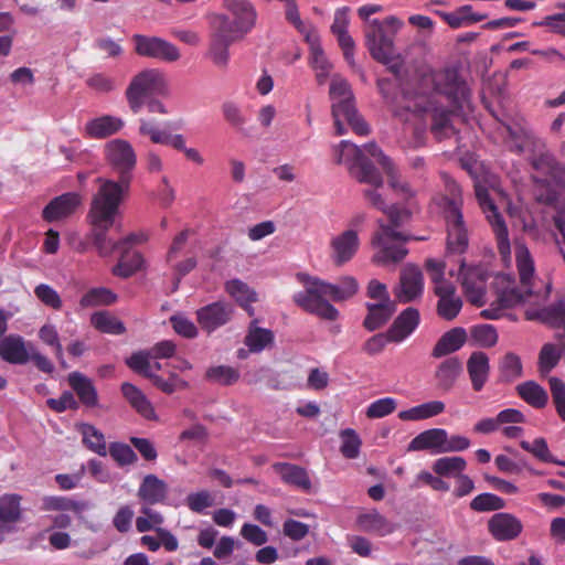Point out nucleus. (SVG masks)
<instances>
[{
    "label": "nucleus",
    "instance_id": "nucleus-1",
    "mask_svg": "<svg viewBox=\"0 0 565 565\" xmlns=\"http://www.w3.org/2000/svg\"><path fill=\"white\" fill-rule=\"evenodd\" d=\"M375 164L379 162L367 154L361 162L351 168L350 175L359 183L371 188L363 190L364 199L375 209L385 213L390 223L379 221V231L372 237V244L380 248L373 260L380 265L396 264L402 262L408 250L404 244L409 239L398 228L408 220L409 213L395 205L386 206L385 200L379 192L383 185V178Z\"/></svg>",
    "mask_w": 565,
    "mask_h": 565
},
{
    "label": "nucleus",
    "instance_id": "nucleus-2",
    "mask_svg": "<svg viewBox=\"0 0 565 565\" xmlns=\"http://www.w3.org/2000/svg\"><path fill=\"white\" fill-rule=\"evenodd\" d=\"M222 8L226 13L210 17L207 55L216 66L224 68L230 60V46L254 29L257 11L248 0H223Z\"/></svg>",
    "mask_w": 565,
    "mask_h": 565
},
{
    "label": "nucleus",
    "instance_id": "nucleus-3",
    "mask_svg": "<svg viewBox=\"0 0 565 565\" xmlns=\"http://www.w3.org/2000/svg\"><path fill=\"white\" fill-rule=\"evenodd\" d=\"M104 154L117 180L98 178L99 188L95 196V210L102 215H108L121 204L128 195L132 181L137 156L132 146L125 139H113L105 143Z\"/></svg>",
    "mask_w": 565,
    "mask_h": 565
},
{
    "label": "nucleus",
    "instance_id": "nucleus-4",
    "mask_svg": "<svg viewBox=\"0 0 565 565\" xmlns=\"http://www.w3.org/2000/svg\"><path fill=\"white\" fill-rule=\"evenodd\" d=\"M297 279L305 290L292 296L294 302L306 312L329 321L337 320L339 311L327 298L339 302L353 297L359 290L356 279L351 276L341 278L339 284H329L303 273L297 274Z\"/></svg>",
    "mask_w": 565,
    "mask_h": 565
},
{
    "label": "nucleus",
    "instance_id": "nucleus-5",
    "mask_svg": "<svg viewBox=\"0 0 565 565\" xmlns=\"http://www.w3.org/2000/svg\"><path fill=\"white\" fill-rule=\"evenodd\" d=\"M333 154L334 162L337 164H347L349 168V173L351 172V168L354 164H358L362 161V159L370 154L379 162V166L382 168L388 179L390 186L395 192L408 196L413 195L408 183L402 180L398 169L395 167L394 162L383 153L376 143H367L362 149L348 140H342L338 146L333 148Z\"/></svg>",
    "mask_w": 565,
    "mask_h": 565
},
{
    "label": "nucleus",
    "instance_id": "nucleus-6",
    "mask_svg": "<svg viewBox=\"0 0 565 565\" xmlns=\"http://www.w3.org/2000/svg\"><path fill=\"white\" fill-rule=\"evenodd\" d=\"M329 95L332 100L331 113L335 135L342 136L345 134L344 120L356 135L367 136L371 131L370 126L355 108L354 96L348 81L340 76H333Z\"/></svg>",
    "mask_w": 565,
    "mask_h": 565
},
{
    "label": "nucleus",
    "instance_id": "nucleus-7",
    "mask_svg": "<svg viewBox=\"0 0 565 565\" xmlns=\"http://www.w3.org/2000/svg\"><path fill=\"white\" fill-rule=\"evenodd\" d=\"M515 265L520 278V287L503 290L499 303L503 308L519 306L534 295L535 263L530 249L524 243H515Z\"/></svg>",
    "mask_w": 565,
    "mask_h": 565
},
{
    "label": "nucleus",
    "instance_id": "nucleus-8",
    "mask_svg": "<svg viewBox=\"0 0 565 565\" xmlns=\"http://www.w3.org/2000/svg\"><path fill=\"white\" fill-rule=\"evenodd\" d=\"M168 92L169 86L164 74L159 70L150 68L139 72L131 78L125 97L130 110L138 114L147 99L153 96H166Z\"/></svg>",
    "mask_w": 565,
    "mask_h": 565
},
{
    "label": "nucleus",
    "instance_id": "nucleus-9",
    "mask_svg": "<svg viewBox=\"0 0 565 565\" xmlns=\"http://www.w3.org/2000/svg\"><path fill=\"white\" fill-rule=\"evenodd\" d=\"M431 85L433 92L444 96L450 107L462 109L470 98V88L456 67L433 71L424 77Z\"/></svg>",
    "mask_w": 565,
    "mask_h": 565
},
{
    "label": "nucleus",
    "instance_id": "nucleus-10",
    "mask_svg": "<svg viewBox=\"0 0 565 565\" xmlns=\"http://www.w3.org/2000/svg\"><path fill=\"white\" fill-rule=\"evenodd\" d=\"M402 24L395 17H387L383 21L373 19L366 23L365 45L375 61H385L387 54L394 53L393 38Z\"/></svg>",
    "mask_w": 565,
    "mask_h": 565
},
{
    "label": "nucleus",
    "instance_id": "nucleus-11",
    "mask_svg": "<svg viewBox=\"0 0 565 565\" xmlns=\"http://www.w3.org/2000/svg\"><path fill=\"white\" fill-rule=\"evenodd\" d=\"M478 203L487 215L497 239V248L503 260L511 258V245L509 239V231L502 215L498 212L497 206L490 198L486 186L477 184L475 186Z\"/></svg>",
    "mask_w": 565,
    "mask_h": 565
},
{
    "label": "nucleus",
    "instance_id": "nucleus-12",
    "mask_svg": "<svg viewBox=\"0 0 565 565\" xmlns=\"http://www.w3.org/2000/svg\"><path fill=\"white\" fill-rule=\"evenodd\" d=\"M120 204H116L113 212L108 215H102L95 210V196L92 198L90 209L87 217L93 228V244L100 256H109L115 250H122L121 239L114 241L107 236L108 230L114 225L116 215L119 212Z\"/></svg>",
    "mask_w": 565,
    "mask_h": 565
},
{
    "label": "nucleus",
    "instance_id": "nucleus-13",
    "mask_svg": "<svg viewBox=\"0 0 565 565\" xmlns=\"http://www.w3.org/2000/svg\"><path fill=\"white\" fill-rule=\"evenodd\" d=\"M139 134L148 136L153 143L170 146L178 151H182L185 158L198 166L204 163V158L195 148H188L182 135H171L166 130L159 129L154 124L147 119H140Z\"/></svg>",
    "mask_w": 565,
    "mask_h": 565
},
{
    "label": "nucleus",
    "instance_id": "nucleus-14",
    "mask_svg": "<svg viewBox=\"0 0 565 565\" xmlns=\"http://www.w3.org/2000/svg\"><path fill=\"white\" fill-rule=\"evenodd\" d=\"M235 308L227 301H214L199 308L195 311L200 328L206 333H212L230 323L234 317Z\"/></svg>",
    "mask_w": 565,
    "mask_h": 565
},
{
    "label": "nucleus",
    "instance_id": "nucleus-15",
    "mask_svg": "<svg viewBox=\"0 0 565 565\" xmlns=\"http://www.w3.org/2000/svg\"><path fill=\"white\" fill-rule=\"evenodd\" d=\"M135 50L138 55L163 62H175L181 57L179 49L158 36L134 35Z\"/></svg>",
    "mask_w": 565,
    "mask_h": 565
},
{
    "label": "nucleus",
    "instance_id": "nucleus-16",
    "mask_svg": "<svg viewBox=\"0 0 565 565\" xmlns=\"http://www.w3.org/2000/svg\"><path fill=\"white\" fill-rule=\"evenodd\" d=\"M460 278L463 292L471 305L482 307L486 303V280L487 275L481 267H467L460 260Z\"/></svg>",
    "mask_w": 565,
    "mask_h": 565
},
{
    "label": "nucleus",
    "instance_id": "nucleus-17",
    "mask_svg": "<svg viewBox=\"0 0 565 565\" xmlns=\"http://www.w3.org/2000/svg\"><path fill=\"white\" fill-rule=\"evenodd\" d=\"M83 198L77 192H66L52 199L42 211V218L52 223L70 217L82 204Z\"/></svg>",
    "mask_w": 565,
    "mask_h": 565
},
{
    "label": "nucleus",
    "instance_id": "nucleus-18",
    "mask_svg": "<svg viewBox=\"0 0 565 565\" xmlns=\"http://www.w3.org/2000/svg\"><path fill=\"white\" fill-rule=\"evenodd\" d=\"M488 530L498 542H507L516 539L523 531L522 522L513 514L499 512L491 516Z\"/></svg>",
    "mask_w": 565,
    "mask_h": 565
},
{
    "label": "nucleus",
    "instance_id": "nucleus-19",
    "mask_svg": "<svg viewBox=\"0 0 565 565\" xmlns=\"http://www.w3.org/2000/svg\"><path fill=\"white\" fill-rule=\"evenodd\" d=\"M424 278L422 270L415 265H406L401 270L399 291L397 298L401 302L407 303L423 294Z\"/></svg>",
    "mask_w": 565,
    "mask_h": 565
},
{
    "label": "nucleus",
    "instance_id": "nucleus-20",
    "mask_svg": "<svg viewBox=\"0 0 565 565\" xmlns=\"http://www.w3.org/2000/svg\"><path fill=\"white\" fill-rule=\"evenodd\" d=\"M360 246L359 235L355 230H347L334 236L330 242L331 257L337 266L350 262Z\"/></svg>",
    "mask_w": 565,
    "mask_h": 565
},
{
    "label": "nucleus",
    "instance_id": "nucleus-21",
    "mask_svg": "<svg viewBox=\"0 0 565 565\" xmlns=\"http://www.w3.org/2000/svg\"><path fill=\"white\" fill-rule=\"evenodd\" d=\"M445 186L447 194H437L434 196V202L443 210L445 214L446 221H451L454 218L459 220L462 216L461 213V189L459 184L444 175Z\"/></svg>",
    "mask_w": 565,
    "mask_h": 565
},
{
    "label": "nucleus",
    "instance_id": "nucleus-22",
    "mask_svg": "<svg viewBox=\"0 0 565 565\" xmlns=\"http://www.w3.org/2000/svg\"><path fill=\"white\" fill-rule=\"evenodd\" d=\"M137 497L142 504H163L168 498V484L157 475H146L137 490Z\"/></svg>",
    "mask_w": 565,
    "mask_h": 565
},
{
    "label": "nucleus",
    "instance_id": "nucleus-23",
    "mask_svg": "<svg viewBox=\"0 0 565 565\" xmlns=\"http://www.w3.org/2000/svg\"><path fill=\"white\" fill-rule=\"evenodd\" d=\"M456 109L452 107L438 106L433 98L428 99L425 113L431 114V134L441 140L452 132L451 115Z\"/></svg>",
    "mask_w": 565,
    "mask_h": 565
},
{
    "label": "nucleus",
    "instance_id": "nucleus-24",
    "mask_svg": "<svg viewBox=\"0 0 565 565\" xmlns=\"http://www.w3.org/2000/svg\"><path fill=\"white\" fill-rule=\"evenodd\" d=\"M540 320L555 330V339L565 348V299L556 300L539 311Z\"/></svg>",
    "mask_w": 565,
    "mask_h": 565
},
{
    "label": "nucleus",
    "instance_id": "nucleus-25",
    "mask_svg": "<svg viewBox=\"0 0 565 565\" xmlns=\"http://www.w3.org/2000/svg\"><path fill=\"white\" fill-rule=\"evenodd\" d=\"M419 323V312L413 307L403 310L387 330L391 342L399 343L409 337Z\"/></svg>",
    "mask_w": 565,
    "mask_h": 565
},
{
    "label": "nucleus",
    "instance_id": "nucleus-26",
    "mask_svg": "<svg viewBox=\"0 0 565 565\" xmlns=\"http://www.w3.org/2000/svg\"><path fill=\"white\" fill-rule=\"evenodd\" d=\"M462 373V362L457 356L444 360L435 371L436 387L441 392H450Z\"/></svg>",
    "mask_w": 565,
    "mask_h": 565
},
{
    "label": "nucleus",
    "instance_id": "nucleus-27",
    "mask_svg": "<svg viewBox=\"0 0 565 565\" xmlns=\"http://www.w3.org/2000/svg\"><path fill=\"white\" fill-rule=\"evenodd\" d=\"M30 350L21 335L9 334L0 341V356L10 364H25L30 361Z\"/></svg>",
    "mask_w": 565,
    "mask_h": 565
},
{
    "label": "nucleus",
    "instance_id": "nucleus-28",
    "mask_svg": "<svg viewBox=\"0 0 565 565\" xmlns=\"http://www.w3.org/2000/svg\"><path fill=\"white\" fill-rule=\"evenodd\" d=\"M467 372L475 392H480L490 374L489 356L482 351H475L467 361Z\"/></svg>",
    "mask_w": 565,
    "mask_h": 565
},
{
    "label": "nucleus",
    "instance_id": "nucleus-29",
    "mask_svg": "<svg viewBox=\"0 0 565 565\" xmlns=\"http://www.w3.org/2000/svg\"><path fill=\"white\" fill-rule=\"evenodd\" d=\"M446 441V429L431 428L422 431L408 444V451L428 450L431 454H444V444Z\"/></svg>",
    "mask_w": 565,
    "mask_h": 565
},
{
    "label": "nucleus",
    "instance_id": "nucleus-30",
    "mask_svg": "<svg viewBox=\"0 0 565 565\" xmlns=\"http://www.w3.org/2000/svg\"><path fill=\"white\" fill-rule=\"evenodd\" d=\"M273 469L286 484L296 487L303 492L311 491V480L305 468L289 462H276L273 465Z\"/></svg>",
    "mask_w": 565,
    "mask_h": 565
},
{
    "label": "nucleus",
    "instance_id": "nucleus-31",
    "mask_svg": "<svg viewBox=\"0 0 565 565\" xmlns=\"http://www.w3.org/2000/svg\"><path fill=\"white\" fill-rule=\"evenodd\" d=\"M125 122L121 118L104 115L86 122L85 134L93 139H104L121 130Z\"/></svg>",
    "mask_w": 565,
    "mask_h": 565
},
{
    "label": "nucleus",
    "instance_id": "nucleus-32",
    "mask_svg": "<svg viewBox=\"0 0 565 565\" xmlns=\"http://www.w3.org/2000/svg\"><path fill=\"white\" fill-rule=\"evenodd\" d=\"M376 84H377L381 95L383 96L385 102L390 105L393 115L403 121H407L409 113H411L409 108L408 107L399 108L395 105V103L401 94V87L403 85V81H396V78L390 79V78L382 77V78L377 79Z\"/></svg>",
    "mask_w": 565,
    "mask_h": 565
},
{
    "label": "nucleus",
    "instance_id": "nucleus-33",
    "mask_svg": "<svg viewBox=\"0 0 565 565\" xmlns=\"http://www.w3.org/2000/svg\"><path fill=\"white\" fill-rule=\"evenodd\" d=\"M275 341V334L270 329L258 327V319H253L246 331L244 344L250 353H259L266 348L271 347Z\"/></svg>",
    "mask_w": 565,
    "mask_h": 565
},
{
    "label": "nucleus",
    "instance_id": "nucleus-34",
    "mask_svg": "<svg viewBox=\"0 0 565 565\" xmlns=\"http://www.w3.org/2000/svg\"><path fill=\"white\" fill-rule=\"evenodd\" d=\"M121 393L124 397L127 399L129 405L143 418L148 420L156 419V412L147 398V396L139 390L136 385L131 383H122L121 384Z\"/></svg>",
    "mask_w": 565,
    "mask_h": 565
},
{
    "label": "nucleus",
    "instance_id": "nucleus-35",
    "mask_svg": "<svg viewBox=\"0 0 565 565\" xmlns=\"http://www.w3.org/2000/svg\"><path fill=\"white\" fill-rule=\"evenodd\" d=\"M426 270L431 279L434 292L440 298L455 296L456 287L451 281L445 279L446 264L444 262L429 258L425 263Z\"/></svg>",
    "mask_w": 565,
    "mask_h": 565
},
{
    "label": "nucleus",
    "instance_id": "nucleus-36",
    "mask_svg": "<svg viewBox=\"0 0 565 565\" xmlns=\"http://www.w3.org/2000/svg\"><path fill=\"white\" fill-rule=\"evenodd\" d=\"M367 315L363 321V327L367 331H375L384 326L395 312L394 301L366 303Z\"/></svg>",
    "mask_w": 565,
    "mask_h": 565
},
{
    "label": "nucleus",
    "instance_id": "nucleus-37",
    "mask_svg": "<svg viewBox=\"0 0 565 565\" xmlns=\"http://www.w3.org/2000/svg\"><path fill=\"white\" fill-rule=\"evenodd\" d=\"M356 524L361 531L380 536L388 535L395 530V525L375 510L360 514Z\"/></svg>",
    "mask_w": 565,
    "mask_h": 565
},
{
    "label": "nucleus",
    "instance_id": "nucleus-38",
    "mask_svg": "<svg viewBox=\"0 0 565 565\" xmlns=\"http://www.w3.org/2000/svg\"><path fill=\"white\" fill-rule=\"evenodd\" d=\"M68 384L76 393L82 404L87 407L97 405L98 395L93 382L79 372L68 374Z\"/></svg>",
    "mask_w": 565,
    "mask_h": 565
},
{
    "label": "nucleus",
    "instance_id": "nucleus-39",
    "mask_svg": "<svg viewBox=\"0 0 565 565\" xmlns=\"http://www.w3.org/2000/svg\"><path fill=\"white\" fill-rule=\"evenodd\" d=\"M467 333L463 328H454L445 332L435 344L431 355L436 359L458 351L466 342Z\"/></svg>",
    "mask_w": 565,
    "mask_h": 565
},
{
    "label": "nucleus",
    "instance_id": "nucleus-40",
    "mask_svg": "<svg viewBox=\"0 0 565 565\" xmlns=\"http://www.w3.org/2000/svg\"><path fill=\"white\" fill-rule=\"evenodd\" d=\"M447 250L449 254L461 255L468 247V234L465 227L463 217L454 218L447 222Z\"/></svg>",
    "mask_w": 565,
    "mask_h": 565
},
{
    "label": "nucleus",
    "instance_id": "nucleus-41",
    "mask_svg": "<svg viewBox=\"0 0 565 565\" xmlns=\"http://www.w3.org/2000/svg\"><path fill=\"white\" fill-rule=\"evenodd\" d=\"M446 405L441 401H430L412 408L401 411L398 418L404 422H418L440 415L445 412Z\"/></svg>",
    "mask_w": 565,
    "mask_h": 565
},
{
    "label": "nucleus",
    "instance_id": "nucleus-42",
    "mask_svg": "<svg viewBox=\"0 0 565 565\" xmlns=\"http://www.w3.org/2000/svg\"><path fill=\"white\" fill-rule=\"evenodd\" d=\"M519 396L530 406L536 409L544 408L548 402L547 392L534 381H526L516 386Z\"/></svg>",
    "mask_w": 565,
    "mask_h": 565
},
{
    "label": "nucleus",
    "instance_id": "nucleus-43",
    "mask_svg": "<svg viewBox=\"0 0 565 565\" xmlns=\"http://www.w3.org/2000/svg\"><path fill=\"white\" fill-rule=\"evenodd\" d=\"M87 508L88 504L84 501H75L60 495H50L43 498L41 509L43 511H72L81 515Z\"/></svg>",
    "mask_w": 565,
    "mask_h": 565
},
{
    "label": "nucleus",
    "instance_id": "nucleus-44",
    "mask_svg": "<svg viewBox=\"0 0 565 565\" xmlns=\"http://www.w3.org/2000/svg\"><path fill=\"white\" fill-rule=\"evenodd\" d=\"M121 256L117 265L113 268V274L120 278H129L140 270L143 258L140 253L135 252L131 255L128 250H120Z\"/></svg>",
    "mask_w": 565,
    "mask_h": 565
},
{
    "label": "nucleus",
    "instance_id": "nucleus-45",
    "mask_svg": "<svg viewBox=\"0 0 565 565\" xmlns=\"http://www.w3.org/2000/svg\"><path fill=\"white\" fill-rule=\"evenodd\" d=\"M520 446L523 450L532 454L536 459L542 462L554 463L565 467L564 460L556 459L550 451L546 440L543 437H537L533 443L522 440Z\"/></svg>",
    "mask_w": 565,
    "mask_h": 565
},
{
    "label": "nucleus",
    "instance_id": "nucleus-46",
    "mask_svg": "<svg viewBox=\"0 0 565 565\" xmlns=\"http://www.w3.org/2000/svg\"><path fill=\"white\" fill-rule=\"evenodd\" d=\"M79 431L83 435L84 445L99 456L107 455L104 434L90 424H82Z\"/></svg>",
    "mask_w": 565,
    "mask_h": 565
},
{
    "label": "nucleus",
    "instance_id": "nucleus-47",
    "mask_svg": "<svg viewBox=\"0 0 565 565\" xmlns=\"http://www.w3.org/2000/svg\"><path fill=\"white\" fill-rule=\"evenodd\" d=\"M225 291L235 300L239 306L246 302L258 301L257 292L250 288L246 282L239 279H232L225 282Z\"/></svg>",
    "mask_w": 565,
    "mask_h": 565
},
{
    "label": "nucleus",
    "instance_id": "nucleus-48",
    "mask_svg": "<svg viewBox=\"0 0 565 565\" xmlns=\"http://www.w3.org/2000/svg\"><path fill=\"white\" fill-rule=\"evenodd\" d=\"M90 323L95 329L104 333L122 334L126 331L124 323L107 311L92 315Z\"/></svg>",
    "mask_w": 565,
    "mask_h": 565
},
{
    "label": "nucleus",
    "instance_id": "nucleus-49",
    "mask_svg": "<svg viewBox=\"0 0 565 565\" xmlns=\"http://www.w3.org/2000/svg\"><path fill=\"white\" fill-rule=\"evenodd\" d=\"M117 295L108 288L98 287L89 289L79 300L82 308L109 306L115 303Z\"/></svg>",
    "mask_w": 565,
    "mask_h": 565
},
{
    "label": "nucleus",
    "instance_id": "nucleus-50",
    "mask_svg": "<svg viewBox=\"0 0 565 565\" xmlns=\"http://www.w3.org/2000/svg\"><path fill=\"white\" fill-rule=\"evenodd\" d=\"M140 512L142 515L136 519V529L139 533L148 531H154L157 533L158 529H163L161 525L164 523V516L153 510L151 505L142 504Z\"/></svg>",
    "mask_w": 565,
    "mask_h": 565
},
{
    "label": "nucleus",
    "instance_id": "nucleus-51",
    "mask_svg": "<svg viewBox=\"0 0 565 565\" xmlns=\"http://www.w3.org/2000/svg\"><path fill=\"white\" fill-rule=\"evenodd\" d=\"M507 130L509 134L510 150L512 152L521 154L533 143V134L530 129L516 125L507 126Z\"/></svg>",
    "mask_w": 565,
    "mask_h": 565
},
{
    "label": "nucleus",
    "instance_id": "nucleus-52",
    "mask_svg": "<svg viewBox=\"0 0 565 565\" xmlns=\"http://www.w3.org/2000/svg\"><path fill=\"white\" fill-rule=\"evenodd\" d=\"M522 375V362L513 352L505 353L499 362V376L502 382H512Z\"/></svg>",
    "mask_w": 565,
    "mask_h": 565
},
{
    "label": "nucleus",
    "instance_id": "nucleus-53",
    "mask_svg": "<svg viewBox=\"0 0 565 565\" xmlns=\"http://www.w3.org/2000/svg\"><path fill=\"white\" fill-rule=\"evenodd\" d=\"M205 380L225 386L233 385L239 380V372L228 365L211 366L205 372Z\"/></svg>",
    "mask_w": 565,
    "mask_h": 565
},
{
    "label": "nucleus",
    "instance_id": "nucleus-54",
    "mask_svg": "<svg viewBox=\"0 0 565 565\" xmlns=\"http://www.w3.org/2000/svg\"><path fill=\"white\" fill-rule=\"evenodd\" d=\"M311 65L316 71L318 84H324L331 72L332 65L326 57L321 46L316 42L311 43Z\"/></svg>",
    "mask_w": 565,
    "mask_h": 565
},
{
    "label": "nucleus",
    "instance_id": "nucleus-55",
    "mask_svg": "<svg viewBox=\"0 0 565 565\" xmlns=\"http://www.w3.org/2000/svg\"><path fill=\"white\" fill-rule=\"evenodd\" d=\"M21 497L19 494H4L0 498V521L14 523L21 516Z\"/></svg>",
    "mask_w": 565,
    "mask_h": 565
},
{
    "label": "nucleus",
    "instance_id": "nucleus-56",
    "mask_svg": "<svg viewBox=\"0 0 565 565\" xmlns=\"http://www.w3.org/2000/svg\"><path fill=\"white\" fill-rule=\"evenodd\" d=\"M563 351L553 343H545L539 354V371L547 375L559 362Z\"/></svg>",
    "mask_w": 565,
    "mask_h": 565
},
{
    "label": "nucleus",
    "instance_id": "nucleus-57",
    "mask_svg": "<svg viewBox=\"0 0 565 565\" xmlns=\"http://www.w3.org/2000/svg\"><path fill=\"white\" fill-rule=\"evenodd\" d=\"M505 507L502 498L493 493H481L475 497L470 502L471 510L476 512L498 511Z\"/></svg>",
    "mask_w": 565,
    "mask_h": 565
},
{
    "label": "nucleus",
    "instance_id": "nucleus-58",
    "mask_svg": "<svg viewBox=\"0 0 565 565\" xmlns=\"http://www.w3.org/2000/svg\"><path fill=\"white\" fill-rule=\"evenodd\" d=\"M471 338L481 348H492L497 344L499 335L492 324H477L470 329Z\"/></svg>",
    "mask_w": 565,
    "mask_h": 565
},
{
    "label": "nucleus",
    "instance_id": "nucleus-59",
    "mask_svg": "<svg viewBox=\"0 0 565 565\" xmlns=\"http://www.w3.org/2000/svg\"><path fill=\"white\" fill-rule=\"evenodd\" d=\"M39 338L43 343L49 347H52L55 353L56 359L61 363L62 367H66L64 356H63V348L60 342L58 333L56 328L53 324H44L39 330Z\"/></svg>",
    "mask_w": 565,
    "mask_h": 565
},
{
    "label": "nucleus",
    "instance_id": "nucleus-60",
    "mask_svg": "<svg viewBox=\"0 0 565 565\" xmlns=\"http://www.w3.org/2000/svg\"><path fill=\"white\" fill-rule=\"evenodd\" d=\"M150 359L152 358L149 351H139L132 353L131 356L126 360V364L134 372L149 379L153 373Z\"/></svg>",
    "mask_w": 565,
    "mask_h": 565
},
{
    "label": "nucleus",
    "instance_id": "nucleus-61",
    "mask_svg": "<svg viewBox=\"0 0 565 565\" xmlns=\"http://www.w3.org/2000/svg\"><path fill=\"white\" fill-rule=\"evenodd\" d=\"M342 445L341 454L348 459H354L360 454L361 439L354 429L347 428L340 433Z\"/></svg>",
    "mask_w": 565,
    "mask_h": 565
},
{
    "label": "nucleus",
    "instance_id": "nucleus-62",
    "mask_svg": "<svg viewBox=\"0 0 565 565\" xmlns=\"http://www.w3.org/2000/svg\"><path fill=\"white\" fill-rule=\"evenodd\" d=\"M466 460L462 457H443L437 459L433 469L438 476H450L466 469Z\"/></svg>",
    "mask_w": 565,
    "mask_h": 565
},
{
    "label": "nucleus",
    "instance_id": "nucleus-63",
    "mask_svg": "<svg viewBox=\"0 0 565 565\" xmlns=\"http://www.w3.org/2000/svg\"><path fill=\"white\" fill-rule=\"evenodd\" d=\"M550 390L557 415L565 422V383L555 376L548 379Z\"/></svg>",
    "mask_w": 565,
    "mask_h": 565
},
{
    "label": "nucleus",
    "instance_id": "nucleus-64",
    "mask_svg": "<svg viewBox=\"0 0 565 565\" xmlns=\"http://www.w3.org/2000/svg\"><path fill=\"white\" fill-rule=\"evenodd\" d=\"M462 308V301L459 297L440 298L437 302L438 315L448 321L454 320Z\"/></svg>",
    "mask_w": 565,
    "mask_h": 565
}]
</instances>
